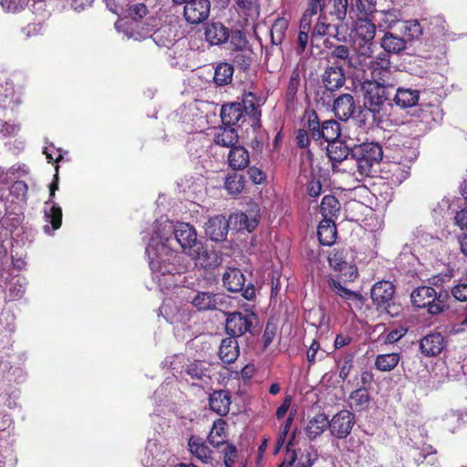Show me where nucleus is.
<instances>
[{
    "mask_svg": "<svg viewBox=\"0 0 467 467\" xmlns=\"http://www.w3.org/2000/svg\"><path fill=\"white\" fill-rule=\"evenodd\" d=\"M382 157L383 150L378 143L365 142L356 145L350 150V161L348 168L356 181L362 182L366 178L374 176L375 166L380 162Z\"/></svg>",
    "mask_w": 467,
    "mask_h": 467,
    "instance_id": "1",
    "label": "nucleus"
},
{
    "mask_svg": "<svg viewBox=\"0 0 467 467\" xmlns=\"http://www.w3.org/2000/svg\"><path fill=\"white\" fill-rule=\"evenodd\" d=\"M174 224L166 217L156 220L152 235L146 247L149 258L171 256L172 244L170 243V240L173 238Z\"/></svg>",
    "mask_w": 467,
    "mask_h": 467,
    "instance_id": "2",
    "label": "nucleus"
},
{
    "mask_svg": "<svg viewBox=\"0 0 467 467\" xmlns=\"http://www.w3.org/2000/svg\"><path fill=\"white\" fill-rule=\"evenodd\" d=\"M410 298L414 306L427 308L429 314L438 315L446 309L449 293L444 289L420 286L412 291Z\"/></svg>",
    "mask_w": 467,
    "mask_h": 467,
    "instance_id": "3",
    "label": "nucleus"
},
{
    "mask_svg": "<svg viewBox=\"0 0 467 467\" xmlns=\"http://www.w3.org/2000/svg\"><path fill=\"white\" fill-rule=\"evenodd\" d=\"M360 89L365 108L372 112L374 117L382 118L386 114L387 106H390L389 88L375 85L374 82L363 81Z\"/></svg>",
    "mask_w": 467,
    "mask_h": 467,
    "instance_id": "4",
    "label": "nucleus"
},
{
    "mask_svg": "<svg viewBox=\"0 0 467 467\" xmlns=\"http://www.w3.org/2000/svg\"><path fill=\"white\" fill-rule=\"evenodd\" d=\"M366 68L369 70L371 78L365 81L374 82L375 85L389 89L398 84L397 71L391 68L389 56L383 52L370 60Z\"/></svg>",
    "mask_w": 467,
    "mask_h": 467,
    "instance_id": "5",
    "label": "nucleus"
},
{
    "mask_svg": "<svg viewBox=\"0 0 467 467\" xmlns=\"http://www.w3.org/2000/svg\"><path fill=\"white\" fill-rule=\"evenodd\" d=\"M170 257L149 258L150 266L153 272L154 279L161 289H170L179 285L181 272L173 263H170Z\"/></svg>",
    "mask_w": 467,
    "mask_h": 467,
    "instance_id": "6",
    "label": "nucleus"
},
{
    "mask_svg": "<svg viewBox=\"0 0 467 467\" xmlns=\"http://www.w3.org/2000/svg\"><path fill=\"white\" fill-rule=\"evenodd\" d=\"M394 293L395 287L389 281H380L372 286L370 292L371 299L379 311L391 317L399 314L400 306L393 301Z\"/></svg>",
    "mask_w": 467,
    "mask_h": 467,
    "instance_id": "7",
    "label": "nucleus"
},
{
    "mask_svg": "<svg viewBox=\"0 0 467 467\" xmlns=\"http://www.w3.org/2000/svg\"><path fill=\"white\" fill-rule=\"evenodd\" d=\"M329 266L340 274L341 278L353 281L358 275L357 266L353 264V258L348 249H333L327 257Z\"/></svg>",
    "mask_w": 467,
    "mask_h": 467,
    "instance_id": "8",
    "label": "nucleus"
},
{
    "mask_svg": "<svg viewBox=\"0 0 467 467\" xmlns=\"http://www.w3.org/2000/svg\"><path fill=\"white\" fill-rule=\"evenodd\" d=\"M170 243L172 244L171 253L181 247L189 255L198 244L197 233L192 225L178 222L174 224L173 238Z\"/></svg>",
    "mask_w": 467,
    "mask_h": 467,
    "instance_id": "9",
    "label": "nucleus"
},
{
    "mask_svg": "<svg viewBox=\"0 0 467 467\" xmlns=\"http://www.w3.org/2000/svg\"><path fill=\"white\" fill-rule=\"evenodd\" d=\"M57 180L58 178L56 175L55 180L49 186V200L45 202L44 216L46 222L51 224V228L48 224L44 226V231L47 234H51L53 231L57 230L62 223V210L57 204L52 202L55 192L58 188Z\"/></svg>",
    "mask_w": 467,
    "mask_h": 467,
    "instance_id": "10",
    "label": "nucleus"
},
{
    "mask_svg": "<svg viewBox=\"0 0 467 467\" xmlns=\"http://www.w3.org/2000/svg\"><path fill=\"white\" fill-rule=\"evenodd\" d=\"M255 320L256 316L254 313L233 312L226 318L225 330L230 335L229 337L236 339V337L249 332Z\"/></svg>",
    "mask_w": 467,
    "mask_h": 467,
    "instance_id": "11",
    "label": "nucleus"
},
{
    "mask_svg": "<svg viewBox=\"0 0 467 467\" xmlns=\"http://www.w3.org/2000/svg\"><path fill=\"white\" fill-rule=\"evenodd\" d=\"M224 287L231 292H242L243 296L248 300L254 296V288L249 284L244 288L245 278L244 274L237 268H228L223 275Z\"/></svg>",
    "mask_w": 467,
    "mask_h": 467,
    "instance_id": "12",
    "label": "nucleus"
},
{
    "mask_svg": "<svg viewBox=\"0 0 467 467\" xmlns=\"http://www.w3.org/2000/svg\"><path fill=\"white\" fill-rule=\"evenodd\" d=\"M189 256L195 261L197 265L202 268H214L223 262L222 254L215 249L209 248L198 242L197 245L190 252Z\"/></svg>",
    "mask_w": 467,
    "mask_h": 467,
    "instance_id": "13",
    "label": "nucleus"
},
{
    "mask_svg": "<svg viewBox=\"0 0 467 467\" xmlns=\"http://www.w3.org/2000/svg\"><path fill=\"white\" fill-rule=\"evenodd\" d=\"M328 422L331 434L337 439H345L350 434L356 420L352 412L340 410Z\"/></svg>",
    "mask_w": 467,
    "mask_h": 467,
    "instance_id": "14",
    "label": "nucleus"
},
{
    "mask_svg": "<svg viewBox=\"0 0 467 467\" xmlns=\"http://www.w3.org/2000/svg\"><path fill=\"white\" fill-rule=\"evenodd\" d=\"M210 9L209 0H192L184 5L183 16L188 23L197 25L208 18Z\"/></svg>",
    "mask_w": 467,
    "mask_h": 467,
    "instance_id": "15",
    "label": "nucleus"
},
{
    "mask_svg": "<svg viewBox=\"0 0 467 467\" xmlns=\"http://www.w3.org/2000/svg\"><path fill=\"white\" fill-rule=\"evenodd\" d=\"M377 49L375 41L354 44L355 60L351 63L356 65V69L364 71L368 67L369 61L376 58L374 55Z\"/></svg>",
    "mask_w": 467,
    "mask_h": 467,
    "instance_id": "16",
    "label": "nucleus"
},
{
    "mask_svg": "<svg viewBox=\"0 0 467 467\" xmlns=\"http://www.w3.org/2000/svg\"><path fill=\"white\" fill-rule=\"evenodd\" d=\"M325 36H333L340 41L338 38V26L328 21V16L326 13H321L312 30L311 43L313 44L315 41Z\"/></svg>",
    "mask_w": 467,
    "mask_h": 467,
    "instance_id": "17",
    "label": "nucleus"
},
{
    "mask_svg": "<svg viewBox=\"0 0 467 467\" xmlns=\"http://www.w3.org/2000/svg\"><path fill=\"white\" fill-rule=\"evenodd\" d=\"M229 222L223 215L211 217L205 224V234L213 241L219 242L226 238Z\"/></svg>",
    "mask_w": 467,
    "mask_h": 467,
    "instance_id": "18",
    "label": "nucleus"
},
{
    "mask_svg": "<svg viewBox=\"0 0 467 467\" xmlns=\"http://www.w3.org/2000/svg\"><path fill=\"white\" fill-rule=\"evenodd\" d=\"M333 110L335 116L341 120H348L354 116L357 106L351 94H341L334 100Z\"/></svg>",
    "mask_w": 467,
    "mask_h": 467,
    "instance_id": "19",
    "label": "nucleus"
},
{
    "mask_svg": "<svg viewBox=\"0 0 467 467\" xmlns=\"http://www.w3.org/2000/svg\"><path fill=\"white\" fill-rule=\"evenodd\" d=\"M410 165L394 161L388 163L382 169L383 177L392 185H400L410 175Z\"/></svg>",
    "mask_w": 467,
    "mask_h": 467,
    "instance_id": "20",
    "label": "nucleus"
},
{
    "mask_svg": "<svg viewBox=\"0 0 467 467\" xmlns=\"http://www.w3.org/2000/svg\"><path fill=\"white\" fill-rule=\"evenodd\" d=\"M444 337L441 333H431L420 341V349L426 357L438 356L444 348Z\"/></svg>",
    "mask_w": 467,
    "mask_h": 467,
    "instance_id": "21",
    "label": "nucleus"
},
{
    "mask_svg": "<svg viewBox=\"0 0 467 467\" xmlns=\"http://www.w3.org/2000/svg\"><path fill=\"white\" fill-rule=\"evenodd\" d=\"M327 152L329 160L333 162L332 169L336 170V162L346 161V171L349 164L350 150L348 147L340 140H337L328 143Z\"/></svg>",
    "mask_w": 467,
    "mask_h": 467,
    "instance_id": "22",
    "label": "nucleus"
},
{
    "mask_svg": "<svg viewBox=\"0 0 467 467\" xmlns=\"http://www.w3.org/2000/svg\"><path fill=\"white\" fill-rule=\"evenodd\" d=\"M322 83L327 90L335 91L345 83V75L339 66L327 67L322 75Z\"/></svg>",
    "mask_w": 467,
    "mask_h": 467,
    "instance_id": "23",
    "label": "nucleus"
},
{
    "mask_svg": "<svg viewBox=\"0 0 467 467\" xmlns=\"http://www.w3.org/2000/svg\"><path fill=\"white\" fill-rule=\"evenodd\" d=\"M234 6L239 16H243L246 23L254 22L260 15L258 0H233Z\"/></svg>",
    "mask_w": 467,
    "mask_h": 467,
    "instance_id": "24",
    "label": "nucleus"
},
{
    "mask_svg": "<svg viewBox=\"0 0 467 467\" xmlns=\"http://www.w3.org/2000/svg\"><path fill=\"white\" fill-rule=\"evenodd\" d=\"M420 91L411 88L400 87L393 98L395 105L400 109H409L417 105Z\"/></svg>",
    "mask_w": 467,
    "mask_h": 467,
    "instance_id": "25",
    "label": "nucleus"
},
{
    "mask_svg": "<svg viewBox=\"0 0 467 467\" xmlns=\"http://www.w3.org/2000/svg\"><path fill=\"white\" fill-rule=\"evenodd\" d=\"M231 403V395L227 390H216L210 395V408L220 416H224L229 412Z\"/></svg>",
    "mask_w": 467,
    "mask_h": 467,
    "instance_id": "26",
    "label": "nucleus"
},
{
    "mask_svg": "<svg viewBox=\"0 0 467 467\" xmlns=\"http://www.w3.org/2000/svg\"><path fill=\"white\" fill-rule=\"evenodd\" d=\"M324 46L332 49L330 57L337 61H344L350 67L356 69V65L351 62L355 60L354 54H351L350 48L346 45H334L328 38L324 40Z\"/></svg>",
    "mask_w": 467,
    "mask_h": 467,
    "instance_id": "27",
    "label": "nucleus"
},
{
    "mask_svg": "<svg viewBox=\"0 0 467 467\" xmlns=\"http://www.w3.org/2000/svg\"><path fill=\"white\" fill-rule=\"evenodd\" d=\"M204 35L205 39L212 45H221L230 37L229 29L219 22L208 25Z\"/></svg>",
    "mask_w": 467,
    "mask_h": 467,
    "instance_id": "28",
    "label": "nucleus"
},
{
    "mask_svg": "<svg viewBox=\"0 0 467 467\" xmlns=\"http://www.w3.org/2000/svg\"><path fill=\"white\" fill-rule=\"evenodd\" d=\"M221 299L220 295L210 292H197L192 299V304L199 311L216 309Z\"/></svg>",
    "mask_w": 467,
    "mask_h": 467,
    "instance_id": "29",
    "label": "nucleus"
},
{
    "mask_svg": "<svg viewBox=\"0 0 467 467\" xmlns=\"http://www.w3.org/2000/svg\"><path fill=\"white\" fill-rule=\"evenodd\" d=\"M250 161L249 152L240 145L233 147L228 153V164L234 171L245 169Z\"/></svg>",
    "mask_w": 467,
    "mask_h": 467,
    "instance_id": "30",
    "label": "nucleus"
},
{
    "mask_svg": "<svg viewBox=\"0 0 467 467\" xmlns=\"http://www.w3.org/2000/svg\"><path fill=\"white\" fill-rule=\"evenodd\" d=\"M380 46L389 54H399L406 48L407 43L398 33L387 32L380 40Z\"/></svg>",
    "mask_w": 467,
    "mask_h": 467,
    "instance_id": "31",
    "label": "nucleus"
},
{
    "mask_svg": "<svg viewBox=\"0 0 467 467\" xmlns=\"http://www.w3.org/2000/svg\"><path fill=\"white\" fill-rule=\"evenodd\" d=\"M376 36V26L368 19H360L355 28L356 43L373 42Z\"/></svg>",
    "mask_w": 467,
    "mask_h": 467,
    "instance_id": "32",
    "label": "nucleus"
},
{
    "mask_svg": "<svg viewBox=\"0 0 467 467\" xmlns=\"http://www.w3.org/2000/svg\"><path fill=\"white\" fill-rule=\"evenodd\" d=\"M239 356L238 342L234 337L223 338L219 348V357L225 364L234 362Z\"/></svg>",
    "mask_w": 467,
    "mask_h": 467,
    "instance_id": "33",
    "label": "nucleus"
},
{
    "mask_svg": "<svg viewBox=\"0 0 467 467\" xmlns=\"http://www.w3.org/2000/svg\"><path fill=\"white\" fill-rule=\"evenodd\" d=\"M242 117L243 106L241 103L234 102L222 107L221 118L223 125L229 127L235 125Z\"/></svg>",
    "mask_w": 467,
    "mask_h": 467,
    "instance_id": "34",
    "label": "nucleus"
},
{
    "mask_svg": "<svg viewBox=\"0 0 467 467\" xmlns=\"http://www.w3.org/2000/svg\"><path fill=\"white\" fill-rule=\"evenodd\" d=\"M337 227L334 220H322L317 228L319 242L323 245H332L337 238Z\"/></svg>",
    "mask_w": 467,
    "mask_h": 467,
    "instance_id": "35",
    "label": "nucleus"
},
{
    "mask_svg": "<svg viewBox=\"0 0 467 467\" xmlns=\"http://www.w3.org/2000/svg\"><path fill=\"white\" fill-rule=\"evenodd\" d=\"M176 37L175 29L171 26H163L151 35L157 46L167 48L174 45Z\"/></svg>",
    "mask_w": 467,
    "mask_h": 467,
    "instance_id": "36",
    "label": "nucleus"
},
{
    "mask_svg": "<svg viewBox=\"0 0 467 467\" xmlns=\"http://www.w3.org/2000/svg\"><path fill=\"white\" fill-rule=\"evenodd\" d=\"M328 419L324 413L317 414L315 417L309 420L306 432L310 440H315L320 436L327 428H328Z\"/></svg>",
    "mask_w": 467,
    "mask_h": 467,
    "instance_id": "37",
    "label": "nucleus"
},
{
    "mask_svg": "<svg viewBox=\"0 0 467 467\" xmlns=\"http://www.w3.org/2000/svg\"><path fill=\"white\" fill-rule=\"evenodd\" d=\"M238 139L239 137L235 129L227 126L220 128L216 131L213 141L216 145L232 149L236 146Z\"/></svg>",
    "mask_w": 467,
    "mask_h": 467,
    "instance_id": "38",
    "label": "nucleus"
},
{
    "mask_svg": "<svg viewBox=\"0 0 467 467\" xmlns=\"http://www.w3.org/2000/svg\"><path fill=\"white\" fill-rule=\"evenodd\" d=\"M191 453L203 462L212 459V451L200 437L192 436L188 442Z\"/></svg>",
    "mask_w": 467,
    "mask_h": 467,
    "instance_id": "39",
    "label": "nucleus"
},
{
    "mask_svg": "<svg viewBox=\"0 0 467 467\" xmlns=\"http://www.w3.org/2000/svg\"><path fill=\"white\" fill-rule=\"evenodd\" d=\"M327 284L329 288L341 298L363 303L364 298L361 294L351 291L347 287L343 286L340 281L336 280L333 277H329L327 280Z\"/></svg>",
    "mask_w": 467,
    "mask_h": 467,
    "instance_id": "40",
    "label": "nucleus"
},
{
    "mask_svg": "<svg viewBox=\"0 0 467 467\" xmlns=\"http://www.w3.org/2000/svg\"><path fill=\"white\" fill-rule=\"evenodd\" d=\"M398 31L407 43L421 35V26L417 20L400 21L398 26Z\"/></svg>",
    "mask_w": 467,
    "mask_h": 467,
    "instance_id": "41",
    "label": "nucleus"
},
{
    "mask_svg": "<svg viewBox=\"0 0 467 467\" xmlns=\"http://www.w3.org/2000/svg\"><path fill=\"white\" fill-rule=\"evenodd\" d=\"M349 400V405L353 410L362 411L368 408L370 396L366 389L360 388L351 392Z\"/></svg>",
    "mask_w": 467,
    "mask_h": 467,
    "instance_id": "42",
    "label": "nucleus"
},
{
    "mask_svg": "<svg viewBox=\"0 0 467 467\" xmlns=\"http://www.w3.org/2000/svg\"><path fill=\"white\" fill-rule=\"evenodd\" d=\"M340 210V204L337 199L333 195H326L323 197L320 204V212L324 220H334Z\"/></svg>",
    "mask_w": 467,
    "mask_h": 467,
    "instance_id": "43",
    "label": "nucleus"
},
{
    "mask_svg": "<svg viewBox=\"0 0 467 467\" xmlns=\"http://www.w3.org/2000/svg\"><path fill=\"white\" fill-rule=\"evenodd\" d=\"M400 359V354L389 353L378 355L375 359V367L378 370L388 372L394 369Z\"/></svg>",
    "mask_w": 467,
    "mask_h": 467,
    "instance_id": "44",
    "label": "nucleus"
},
{
    "mask_svg": "<svg viewBox=\"0 0 467 467\" xmlns=\"http://www.w3.org/2000/svg\"><path fill=\"white\" fill-rule=\"evenodd\" d=\"M241 104L243 106V112L244 111L254 121L258 122L261 117V110L255 95L252 92L244 94L243 103Z\"/></svg>",
    "mask_w": 467,
    "mask_h": 467,
    "instance_id": "45",
    "label": "nucleus"
},
{
    "mask_svg": "<svg viewBox=\"0 0 467 467\" xmlns=\"http://www.w3.org/2000/svg\"><path fill=\"white\" fill-rule=\"evenodd\" d=\"M402 19L400 10L392 8L379 12V26L385 28H392L396 25L399 26Z\"/></svg>",
    "mask_w": 467,
    "mask_h": 467,
    "instance_id": "46",
    "label": "nucleus"
},
{
    "mask_svg": "<svg viewBox=\"0 0 467 467\" xmlns=\"http://www.w3.org/2000/svg\"><path fill=\"white\" fill-rule=\"evenodd\" d=\"M234 68L228 63H221L214 69L213 81L218 86L229 84L233 79Z\"/></svg>",
    "mask_w": 467,
    "mask_h": 467,
    "instance_id": "47",
    "label": "nucleus"
},
{
    "mask_svg": "<svg viewBox=\"0 0 467 467\" xmlns=\"http://www.w3.org/2000/svg\"><path fill=\"white\" fill-rule=\"evenodd\" d=\"M340 135L339 123L334 119L322 122L320 130V139H324L328 143L337 140Z\"/></svg>",
    "mask_w": 467,
    "mask_h": 467,
    "instance_id": "48",
    "label": "nucleus"
},
{
    "mask_svg": "<svg viewBox=\"0 0 467 467\" xmlns=\"http://www.w3.org/2000/svg\"><path fill=\"white\" fill-rule=\"evenodd\" d=\"M288 27V21L284 17H278L272 25L270 36L273 45H280L285 38Z\"/></svg>",
    "mask_w": 467,
    "mask_h": 467,
    "instance_id": "49",
    "label": "nucleus"
},
{
    "mask_svg": "<svg viewBox=\"0 0 467 467\" xmlns=\"http://www.w3.org/2000/svg\"><path fill=\"white\" fill-rule=\"evenodd\" d=\"M225 422L223 420H218L214 422L209 435L208 441L214 447H219L225 443Z\"/></svg>",
    "mask_w": 467,
    "mask_h": 467,
    "instance_id": "50",
    "label": "nucleus"
},
{
    "mask_svg": "<svg viewBox=\"0 0 467 467\" xmlns=\"http://www.w3.org/2000/svg\"><path fill=\"white\" fill-rule=\"evenodd\" d=\"M185 373L195 380L204 381L205 379H209L208 369L205 363L202 361H194L189 364L185 368Z\"/></svg>",
    "mask_w": 467,
    "mask_h": 467,
    "instance_id": "51",
    "label": "nucleus"
},
{
    "mask_svg": "<svg viewBox=\"0 0 467 467\" xmlns=\"http://www.w3.org/2000/svg\"><path fill=\"white\" fill-rule=\"evenodd\" d=\"M244 187V177L237 173L230 174L226 177L224 188L230 194H239Z\"/></svg>",
    "mask_w": 467,
    "mask_h": 467,
    "instance_id": "52",
    "label": "nucleus"
},
{
    "mask_svg": "<svg viewBox=\"0 0 467 467\" xmlns=\"http://www.w3.org/2000/svg\"><path fill=\"white\" fill-rule=\"evenodd\" d=\"M418 150L416 147L412 145H402L397 150V156L395 157L396 161H400L401 163H406L410 165L412 161H414L418 157Z\"/></svg>",
    "mask_w": 467,
    "mask_h": 467,
    "instance_id": "53",
    "label": "nucleus"
},
{
    "mask_svg": "<svg viewBox=\"0 0 467 467\" xmlns=\"http://www.w3.org/2000/svg\"><path fill=\"white\" fill-rule=\"evenodd\" d=\"M317 460V451L312 446H308L301 453L295 467H312Z\"/></svg>",
    "mask_w": 467,
    "mask_h": 467,
    "instance_id": "54",
    "label": "nucleus"
},
{
    "mask_svg": "<svg viewBox=\"0 0 467 467\" xmlns=\"http://www.w3.org/2000/svg\"><path fill=\"white\" fill-rule=\"evenodd\" d=\"M235 219L239 222L240 230H247L249 233L253 232L257 226V220L254 216L248 215L245 213H241L235 215Z\"/></svg>",
    "mask_w": 467,
    "mask_h": 467,
    "instance_id": "55",
    "label": "nucleus"
},
{
    "mask_svg": "<svg viewBox=\"0 0 467 467\" xmlns=\"http://www.w3.org/2000/svg\"><path fill=\"white\" fill-rule=\"evenodd\" d=\"M229 39L234 50H243L247 45L246 36L241 30L233 31Z\"/></svg>",
    "mask_w": 467,
    "mask_h": 467,
    "instance_id": "56",
    "label": "nucleus"
},
{
    "mask_svg": "<svg viewBox=\"0 0 467 467\" xmlns=\"http://www.w3.org/2000/svg\"><path fill=\"white\" fill-rule=\"evenodd\" d=\"M300 74L298 70H294L290 76L288 82L286 97L288 99H293L300 87Z\"/></svg>",
    "mask_w": 467,
    "mask_h": 467,
    "instance_id": "57",
    "label": "nucleus"
},
{
    "mask_svg": "<svg viewBox=\"0 0 467 467\" xmlns=\"http://www.w3.org/2000/svg\"><path fill=\"white\" fill-rule=\"evenodd\" d=\"M307 118L308 129L312 138L315 140H319L321 125L319 123V119L317 113L315 111H312L308 114Z\"/></svg>",
    "mask_w": 467,
    "mask_h": 467,
    "instance_id": "58",
    "label": "nucleus"
},
{
    "mask_svg": "<svg viewBox=\"0 0 467 467\" xmlns=\"http://www.w3.org/2000/svg\"><path fill=\"white\" fill-rule=\"evenodd\" d=\"M348 12V0H333V11L331 15L335 16L338 21L346 18Z\"/></svg>",
    "mask_w": 467,
    "mask_h": 467,
    "instance_id": "59",
    "label": "nucleus"
},
{
    "mask_svg": "<svg viewBox=\"0 0 467 467\" xmlns=\"http://www.w3.org/2000/svg\"><path fill=\"white\" fill-rule=\"evenodd\" d=\"M452 296L460 302H467V283L459 282L451 288Z\"/></svg>",
    "mask_w": 467,
    "mask_h": 467,
    "instance_id": "60",
    "label": "nucleus"
},
{
    "mask_svg": "<svg viewBox=\"0 0 467 467\" xmlns=\"http://www.w3.org/2000/svg\"><path fill=\"white\" fill-rule=\"evenodd\" d=\"M223 461L226 467H232L234 463L237 450L233 444H225L223 450Z\"/></svg>",
    "mask_w": 467,
    "mask_h": 467,
    "instance_id": "61",
    "label": "nucleus"
},
{
    "mask_svg": "<svg viewBox=\"0 0 467 467\" xmlns=\"http://www.w3.org/2000/svg\"><path fill=\"white\" fill-rule=\"evenodd\" d=\"M306 190L311 197H317L322 191V185L319 180H311L307 182Z\"/></svg>",
    "mask_w": 467,
    "mask_h": 467,
    "instance_id": "62",
    "label": "nucleus"
},
{
    "mask_svg": "<svg viewBox=\"0 0 467 467\" xmlns=\"http://www.w3.org/2000/svg\"><path fill=\"white\" fill-rule=\"evenodd\" d=\"M351 368H352V357L348 356L344 358V360L342 361V364L340 366L339 377L342 379H345L348 376V374L351 370Z\"/></svg>",
    "mask_w": 467,
    "mask_h": 467,
    "instance_id": "63",
    "label": "nucleus"
},
{
    "mask_svg": "<svg viewBox=\"0 0 467 467\" xmlns=\"http://www.w3.org/2000/svg\"><path fill=\"white\" fill-rule=\"evenodd\" d=\"M248 175H249V178L253 181V182H254L256 184L263 182L265 178L264 172L256 167L249 168Z\"/></svg>",
    "mask_w": 467,
    "mask_h": 467,
    "instance_id": "64",
    "label": "nucleus"
}]
</instances>
